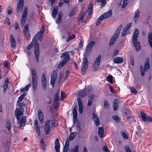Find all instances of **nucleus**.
<instances>
[{
	"label": "nucleus",
	"instance_id": "nucleus-27",
	"mask_svg": "<svg viewBox=\"0 0 152 152\" xmlns=\"http://www.w3.org/2000/svg\"><path fill=\"white\" fill-rule=\"evenodd\" d=\"M104 130L103 127H98V134L101 137H103Z\"/></svg>",
	"mask_w": 152,
	"mask_h": 152
},
{
	"label": "nucleus",
	"instance_id": "nucleus-21",
	"mask_svg": "<svg viewBox=\"0 0 152 152\" xmlns=\"http://www.w3.org/2000/svg\"><path fill=\"white\" fill-rule=\"evenodd\" d=\"M94 99V95L93 94H90L89 96L88 99L87 105L90 106L92 104Z\"/></svg>",
	"mask_w": 152,
	"mask_h": 152
},
{
	"label": "nucleus",
	"instance_id": "nucleus-35",
	"mask_svg": "<svg viewBox=\"0 0 152 152\" xmlns=\"http://www.w3.org/2000/svg\"><path fill=\"white\" fill-rule=\"evenodd\" d=\"M102 16L101 15L97 19V21L96 23V25L97 26H99L101 23V21L104 20V19L102 18Z\"/></svg>",
	"mask_w": 152,
	"mask_h": 152
},
{
	"label": "nucleus",
	"instance_id": "nucleus-2",
	"mask_svg": "<svg viewBox=\"0 0 152 152\" xmlns=\"http://www.w3.org/2000/svg\"><path fill=\"white\" fill-rule=\"evenodd\" d=\"M68 52H65L63 53L61 56V58H62L63 60L58 64V68H61L70 60V56Z\"/></svg>",
	"mask_w": 152,
	"mask_h": 152
},
{
	"label": "nucleus",
	"instance_id": "nucleus-46",
	"mask_svg": "<svg viewBox=\"0 0 152 152\" xmlns=\"http://www.w3.org/2000/svg\"><path fill=\"white\" fill-rule=\"evenodd\" d=\"M112 118L117 123H118L120 121V118L116 115L113 116H112Z\"/></svg>",
	"mask_w": 152,
	"mask_h": 152
},
{
	"label": "nucleus",
	"instance_id": "nucleus-25",
	"mask_svg": "<svg viewBox=\"0 0 152 152\" xmlns=\"http://www.w3.org/2000/svg\"><path fill=\"white\" fill-rule=\"evenodd\" d=\"M119 101L117 99H116L113 102V107L114 110H116L118 108Z\"/></svg>",
	"mask_w": 152,
	"mask_h": 152
},
{
	"label": "nucleus",
	"instance_id": "nucleus-31",
	"mask_svg": "<svg viewBox=\"0 0 152 152\" xmlns=\"http://www.w3.org/2000/svg\"><path fill=\"white\" fill-rule=\"evenodd\" d=\"M26 93H24L22 94L20 96L18 97L17 103H19L21 102L24 99V97L26 95Z\"/></svg>",
	"mask_w": 152,
	"mask_h": 152
},
{
	"label": "nucleus",
	"instance_id": "nucleus-43",
	"mask_svg": "<svg viewBox=\"0 0 152 152\" xmlns=\"http://www.w3.org/2000/svg\"><path fill=\"white\" fill-rule=\"evenodd\" d=\"M34 42H35L32 40L31 42L28 45L26 49V50H30L33 47V45Z\"/></svg>",
	"mask_w": 152,
	"mask_h": 152
},
{
	"label": "nucleus",
	"instance_id": "nucleus-59",
	"mask_svg": "<svg viewBox=\"0 0 152 152\" xmlns=\"http://www.w3.org/2000/svg\"><path fill=\"white\" fill-rule=\"evenodd\" d=\"M24 34V36L25 38L27 40L29 39V32H23Z\"/></svg>",
	"mask_w": 152,
	"mask_h": 152
},
{
	"label": "nucleus",
	"instance_id": "nucleus-47",
	"mask_svg": "<svg viewBox=\"0 0 152 152\" xmlns=\"http://www.w3.org/2000/svg\"><path fill=\"white\" fill-rule=\"evenodd\" d=\"M141 116L143 121L145 122H147V117H146L145 114L142 112L141 113Z\"/></svg>",
	"mask_w": 152,
	"mask_h": 152
},
{
	"label": "nucleus",
	"instance_id": "nucleus-63",
	"mask_svg": "<svg viewBox=\"0 0 152 152\" xmlns=\"http://www.w3.org/2000/svg\"><path fill=\"white\" fill-rule=\"evenodd\" d=\"M76 127L78 132H80L81 131V129L80 127V125L79 123H77Z\"/></svg>",
	"mask_w": 152,
	"mask_h": 152
},
{
	"label": "nucleus",
	"instance_id": "nucleus-36",
	"mask_svg": "<svg viewBox=\"0 0 152 152\" xmlns=\"http://www.w3.org/2000/svg\"><path fill=\"white\" fill-rule=\"evenodd\" d=\"M69 35L68 37H67V39H66V42H68L70 40L74 39L75 38V35L74 34H73L72 36H70L69 35V32L68 33Z\"/></svg>",
	"mask_w": 152,
	"mask_h": 152
},
{
	"label": "nucleus",
	"instance_id": "nucleus-11",
	"mask_svg": "<svg viewBox=\"0 0 152 152\" xmlns=\"http://www.w3.org/2000/svg\"><path fill=\"white\" fill-rule=\"evenodd\" d=\"M27 12L28 10L27 8H24L23 13L21 18L20 21V25L21 27H23L25 23L27 16Z\"/></svg>",
	"mask_w": 152,
	"mask_h": 152
},
{
	"label": "nucleus",
	"instance_id": "nucleus-52",
	"mask_svg": "<svg viewBox=\"0 0 152 152\" xmlns=\"http://www.w3.org/2000/svg\"><path fill=\"white\" fill-rule=\"evenodd\" d=\"M76 11V9L75 8H73L72 10L71 11L70 13L69 14V16L71 17L73 16L75 13Z\"/></svg>",
	"mask_w": 152,
	"mask_h": 152
},
{
	"label": "nucleus",
	"instance_id": "nucleus-39",
	"mask_svg": "<svg viewBox=\"0 0 152 152\" xmlns=\"http://www.w3.org/2000/svg\"><path fill=\"white\" fill-rule=\"evenodd\" d=\"M106 80L110 83H113V77L111 75H109L106 78Z\"/></svg>",
	"mask_w": 152,
	"mask_h": 152
},
{
	"label": "nucleus",
	"instance_id": "nucleus-44",
	"mask_svg": "<svg viewBox=\"0 0 152 152\" xmlns=\"http://www.w3.org/2000/svg\"><path fill=\"white\" fill-rule=\"evenodd\" d=\"M140 70L141 75L142 76H144L145 75V72L147 70L144 69L143 65H141L140 66Z\"/></svg>",
	"mask_w": 152,
	"mask_h": 152
},
{
	"label": "nucleus",
	"instance_id": "nucleus-17",
	"mask_svg": "<svg viewBox=\"0 0 152 152\" xmlns=\"http://www.w3.org/2000/svg\"><path fill=\"white\" fill-rule=\"evenodd\" d=\"M93 119L95 125L97 126H98L99 125V119L95 113H93L92 114Z\"/></svg>",
	"mask_w": 152,
	"mask_h": 152
},
{
	"label": "nucleus",
	"instance_id": "nucleus-29",
	"mask_svg": "<svg viewBox=\"0 0 152 152\" xmlns=\"http://www.w3.org/2000/svg\"><path fill=\"white\" fill-rule=\"evenodd\" d=\"M58 8H54L53 10L52 11V16L53 18H56L58 12Z\"/></svg>",
	"mask_w": 152,
	"mask_h": 152
},
{
	"label": "nucleus",
	"instance_id": "nucleus-50",
	"mask_svg": "<svg viewBox=\"0 0 152 152\" xmlns=\"http://www.w3.org/2000/svg\"><path fill=\"white\" fill-rule=\"evenodd\" d=\"M23 32H29V31L28 28V24L26 25L25 26L24 28V30L23 31Z\"/></svg>",
	"mask_w": 152,
	"mask_h": 152
},
{
	"label": "nucleus",
	"instance_id": "nucleus-1",
	"mask_svg": "<svg viewBox=\"0 0 152 152\" xmlns=\"http://www.w3.org/2000/svg\"><path fill=\"white\" fill-rule=\"evenodd\" d=\"M139 31L136 28L134 32L133 37V44L135 48L137 51H139L140 49V45L139 42H137V37L138 36Z\"/></svg>",
	"mask_w": 152,
	"mask_h": 152
},
{
	"label": "nucleus",
	"instance_id": "nucleus-4",
	"mask_svg": "<svg viewBox=\"0 0 152 152\" xmlns=\"http://www.w3.org/2000/svg\"><path fill=\"white\" fill-rule=\"evenodd\" d=\"M32 86L33 89L36 91L37 89V85L38 83V77L37 75L36 70L32 69Z\"/></svg>",
	"mask_w": 152,
	"mask_h": 152
},
{
	"label": "nucleus",
	"instance_id": "nucleus-9",
	"mask_svg": "<svg viewBox=\"0 0 152 152\" xmlns=\"http://www.w3.org/2000/svg\"><path fill=\"white\" fill-rule=\"evenodd\" d=\"M88 66V61L87 59L86 58L83 60L81 67V70L82 74H85L87 70Z\"/></svg>",
	"mask_w": 152,
	"mask_h": 152
},
{
	"label": "nucleus",
	"instance_id": "nucleus-16",
	"mask_svg": "<svg viewBox=\"0 0 152 152\" xmlns=\"http://www.w3.org/2000/svg\"><path fill=\"white\" fill-rule=\"evenodd\" d=\"M50 122V121L49 120H48L45 123V126L44 127V130L46 135H48L49 134L50 130V127L49 125V123Z\"/></svg>",
	"mask_w": 152,
	"mask_h": 152
},
{
	"label": "nucleus",
	"instance_id": "nucleus-22",
	"mask_svg": "<svg viewBox=\"0 0 152 152\" xmlns=\"http://www.w3.org/2000/svg\"><path fill=\"white\" fill-rule=\"evenodd\" d=\"M9 83V81L8 80L7 78H6L5 79V80L4 81L3 87V91L4 93H5L7 91V88L8 86V84Z\"/></svg>",
	"mask_w": 152,
	"mask_h": 152
},
{
	"label": "nucleus",
	"instance_id": "nucleus-54",
	"mask_svg": "<svg viewBox=\"0 0 152 152\" xmlns=\"http://www.w3.org/2000/svg\"><path fill=\"white\" fill-rule=\"evenodd\" d=\"M129 89L131 91V92L134 94L137 93V91L133 87H130Z\"/></svg>",
	"mask_w": 152,
	"mask_h": 152
},
{
	"label": "nucleus",
	"instance_id": "nucleus-37",
	"mask_svg": "<svg viewBox=\"0 0 152 152\" xmlns=\"http://www.w3.org/2000/svg\"><path fill=\"white\" fill-rule=\"evenodd\" d=\"M77 134V133L76 132H73L70 133L69 137V140H71L73 139L75 137Z\"/></svg>",
	"mask_w": 152,
	"mask_h": 152
},
{
	"label": "nucleus",
	"instance_id": "nucleus-48",
	"mask_svg": "<svg viewBox=\"0 0 152 152\" xmlns=\"http://www.w3.org/2000/svg\"><path fill=\"white\" fill-rule=\"evenodd\" d=\"M132 24V23H128L127 24L126 26L124 27V31H126L131 26Z\"/></svg>",
	"mask_w": 152,
	"mask_h": 152
},
{
	"label": "nucleus",
	"instance_id": "nucleus-8",
	"mask_svg": "<svg viewBox=\"0 0 152 152\" xmlns=\"http://www.w3.org/2000/svg\"><path fill=\"white\" fill-rule=\"evenodd\" d=\"M101 56L100 55L98 56L96 59L93 64V69L94 70H97L99 68L101 62Z\"/></svg>",
	"mask_w": 152,
	"mask_h": 152
},
{
	"label": "nucleus",
	"instance_id": "nucleus-45",
	"mask_svg": "<svg viewBox=\"0 0 152 152\" xmlns=\"http://www.w3.org/2000/svg\"><path fill=\"white\" fill-rule=\"evenodd\" d=\"M41 81V83L47 82V79L45 74L44 73L42 74Z\"/></svg>",
	"mask_w": 152,
	"mask_h": 152
},
{
	"label": "nucleus",
	"instance_id": "nucleus-40",
	"mask_svg": "<svg viewBox=\"0 0 152 152\" xmlns=\"http://www.w3.org/2000/svg\"><path fill=\"white\" fill-rule=\"evenodd\" d=\"M40 143L41 145V147L42 149L43 150H46L45 145V142L44 141V139H42L40 140Z\"/></svg>",
	"mask_w": 152,
	"mask_h": 152
},
{
	"label": "nucleus",
	"instance_id": "nucleus-26",
	"mask_svg": "<svg viewBox=\"0 0 152 152\" xmlns=\"http://www.w3.org/2000/svg\"><path fill=\"white\" fill-rule=\"evenodd\" d=\"M124 61L123 59L121 57H117L113 60V62L115 64L122 63Z\"/></svg>",
	"mask_w": 152,
	"mask_h": 152
},
{
	"label": "nucleus",
	"instance_id": "nucleus-42",
	"mask_svg": "<svg viewBox=\"0 0 152 152\" xmlns=\"http://www.w3.org/2000/svg\"><path fill=\"white\" fill-rule=\"evenodd\" d=\"M98 1L101 3V8H102L104 7L106 3V0H98Z\"/></svg>",
	"mask_w": 152,
	"mask_h": 152
},
{
	"label": "nucleus",
	"instance_id": "nucleus-3",
	"mask_svg": "<svg viewBox=\"0 0 152 152\" xmlns=\"http://www.w3.org/2000/svg\"><path fill=\"white\" fill-rule=\"evenodd\" d=\"M17 105L19 106V107L15 110V114L16 118L18 119L19 117H20L23 115L24 109L22 107H25L26 104L23 102L22 103L19 102V103H17Z\"/></svg>",
	"mask_w": 152,
	"mask_h": 152
},
{
	"label": "nucleus",
	"instance_id": "nucleus-60",
	"mask_svg": "<svg viewBox=\"0 0 152 152\" xmlns=\"http://www.w3.org/2000/svg\"><path fill=\"white\" fill-rule=\"evenodd\" d=\"M125 151L126 152H131V149L128 145H126L124 147Z\"/></svg>",
	"mask_w": 152,
	"mask_h": 152
},
{
	"label": "nucleus",
	"instance_id": "nucleus-64",
	"mask_svg": "<svg viewBox=\"0 0 152 152\" xmlns=\"http://www.w3.org/2000/svg\"><path fill=\"white\" fill-rule=\"evenodd\" d=\"M58 122L56 123L55 121H54L52 123L51 125L53 127H55L58 125Z\"/></svg>",
	"mask_w": 152,
	"mask_h": 152
},
{
	"label": "nucleus",
	"instance_id": "nucleus-34",
	"mask_svg": "<svg viewBox=\"0 0 152 152\" xmlns=\"http://www.w3.org/2000/svg\"><path fill=\"white\" fill-rule=\"evenodd\" d=\"M54 144L55 145L54 147L55 149L60 148V145L59 141V140L58 138H56V139Z\"/></svg>",
	"mask_w": 152,
	"mask_h": 152
},
{
	"label": "nucleus",
	"instance_id": "nucleus-28",
	"mask_svg": "<svg viewBox=\"0 0 152 152\" xmlns=\"http://www.w3.org/2000/svg\"><path fill=\"white\" fill-rule=\"evenodd\" d=\"M139 16L140 15L139 11H135L134 13V18L135 23H136L138 21Z\"/></svg>",
	"mask_w": 152,
	"mask_h": 152
},
{
	"label": "nucleus",
	"instance_id": "nucleus-5",
	"mask_svg": "<svg viewBox=\"0 0 152 152\" xmlns=\"http://www.w3.org/2000/svg\"><path fill=\"white\" fill-rule=\"evenodd\" d=\"M91 90V88L88 87L80 91L78 93V96L81 98L84 97L90 93Z\"/></svg>",
	"mask_w": 152,
	"mask_h": 152
},
{
	"label": "nucleus",
	"instance_id": "nucleus-58",
	"mask_svg": "<svg viewBox=\"0 0 152 152\" xmlns=\"http://www.w3.org/2000/svg\"><path fill=\"white\" fill-rule=\"evenodd\" d=\"M77 101L78 106L83 105L82 101L80 98H79L77 99Z\"/></svg>",
	"mask_w": 152,
	"mask_h": 152
},
{
	"label": "nucleus",
	"instance_id": "nucleus-18",
	"mask_svg": "<svg viewBox=\"0 0 152 152\" xmlns=\"http://www.w3.org/2000/svg\"><path fill=\"white\" fill-rule=\"evenodd\" d=\"M122 27V24L120 25L118 27L112 37L116 38V39H117Z\"/></svg>",
	"mask_w": 152,
	"mask_h": 152
},
{
	"label": "nucleus",
	"instance_id": "nucleus-24",
	"mask_svg": "<svg viewBox=\"0 0 152 152\" xmlns=\"http://www.w3.org/2000/svg\"><path fill=\"white\" fill-rule=\"evenodd\" d=\"M144 69L148 70L150 68L149 59L148 58H146L144 64Z\"/></svg>",
	"mask_w": 152,
	"mask_h": 152
},
{
	"label": "nucleus",
	"instance_id": "nucleus-32",
	"mask_svg": "<svg viewBox=\"0 0 152 152\" xmlns=\"http://www.w3.org/2000/svg\"><path fill=\"white\" fill-rule=\"evenodd\" d=\"M125 114L126 115L125 117L127 119L130 118L132 116V114L130 111L129 110L126 111L125 112Z\"/></svg>",
	"mask_w": 152,
	"mask_h": 152
},
{
	"label": "nucleus",
	"instance_id": "nucleus-7",
	"mask_svg": "<svg viewBox=\"0 0 152 152\" xmlns=\"http://www.w3.org/2000/svg\"><path fill=\"white\" fill-rule=\"evenodd\" d=\"M33 45H34V53L36 59V61L37 63H38L39 62V45L38 43L37 42H35Z\"/></svg>",
	"mask_w": 152,
	"mask_h": 152
},
{
	"label": "nucleus",
	"instance_id": "nucleus-57",
	"mask_svg": "<svg viewBox=\"0 0 152 152\" xmlns=\"http://www.w3.org/2000/svg\"><path fill=\"white\" fill-rule=\"evenodd\" d=\"M78 149H79V146L77 145L75 146L74 149L73 150H71V151L70 152H78Z\"/></svg>",
	"mask_w": 152,
	"mask_h": 152
},
{
	"label": "nucleus",
	"instance_id": "nucleus-62",
	"mask_svg": "<svg viewBox=\"0 0 152 152\" xmlns=\"http://www.w3.org/2000/svg\"><path fill=\"white\" fill-rule=\"evenodd\" d=\"M8 9L7 10V13L9 15L11 14L12 12V9L10 6L8 7Z\"/></svg>",
	"mask_w": 152,
	"mask_h": 152
},
{
	"label": "nucleus",
	"instance_id": "nucleus-6",
	"mask_svg": "<svg viewBox=\"0 0 152 152\" xmlns=\"http://www.w3.org/2000/svg\"><path fill=\"white\" fill-rule=\"evenodd\" d=\"M95 42L94 41H91L87 46L85 49V53H84V56H87L90 53L94 45Z\"/></svg>",
	"mask_w": 152,
	"mask_h": 152
},
{
	"label": "nucleus",
	"instance_id": "nucleus-23",
	"mask_svg": "<svg viewBox=\"0 0 152 152\" xmlns=\"http://www.w3.org/2000/svg\"><path fill=\"white\" fill-rule=\"evenodd\" d=\"M11 44L12 48H14L16 47V42L14 38L12 35H10Z\"/></svg>",
	"mask_w": 152,
	"mask_h": 152
},
{
	"label": "nucleus",
	"instance_id": "nucleus-53",
	"mask_svg": "<svg viewBox=\"0 0 152 152\" xmlns=\"http://www.w3.org/2000/svg\"><path fill=\"white\" fill-rule=\"evenodd\" d=\"M61 99L62 100L66 97V94L63 91H61Z\"/></svg>",
	"mask_w": 152,
	"mask_h": 152
},
{
	"label": "nucleus",
	"instance_id": "nucleus-13",
	"mask_svg": "<svg viewBox=\"0 0 152 152\" xmlns=\"http://www.w3.org/2000/svg\"><path fill=\"white\" fill-rule=\"evenodd\" d=\"M20 117H19L18 119L17 118L18 120V124H19L20 127H23L25 126L26 122V117L25 116H23L20 120Z\"/></svg>",
	"mask_w": 152,
	"mask_h": 152
},
{
	"label": "nucleus",
	"instance_id": "nucleus-19",
	"mask_svg": "<svg viewBox=\"0 0 152 152\" xmlns=\"http://www.w3.org/2000/svg\"><path fill=\"white\" fill-rule=\"evenodd\" d=\"M112 14V10H110L107 12H105L101 15L102 16V17H103L102 18H103L104 19H105L111 16Z\"/></svg>",
	"mask_w": 152,
	"mask_h": 152
},
{
	"label": "nucleus",
	"instance_id": "nucleus-15",
	"mask_svg": "<svg viewBox=\"0 0 152 152\" xmlns=\"http://www.w3.org/2000/svg\"><path fill=\"white\" fill-rule=\"evenodd\" d=\"M23 4L24 0H19L17 6V11L18 12L21 11L23 7Z\"/></svg>",
	"mask_w": 152,
	"mask_h": 152
},
{
	"label": "nucleus",
	"instance_id": "nucleus-30",
	"mask_svg": "<svg viewBox=\"0 0 152 152\" xmlns=\"http://www.w3.org/2000/svg\"><path fill=\"white\" fill-rule=\"evenodd\" d=\"M148 41L150 44V46L152 48V33H150L148 35Z\"/></svg>",
	"mask_w": 152,
	"mask_h": 152
},
{
	"label": "nucleus",
	"instance_id": "nucleus-14",
	"mask_svg": "<svg viewBox=\"0 0 152 152\" xmlns=\"http://www.w3.org/2000/svg\"><path fill=\"white\" fill-rule=\"evenodd\" d=\"M59 92L56 93L55 95V97L54 99V107L56 109L59 107Z\"/></svg>",
	"mask_w": 152,
	"mask_h": 152
},
{
	"label": "nucleus",
	"instance_id": "nucleus-10",
	"mask_svg": "<svg viewBox=\"0 0 152 152\" xmlns=\"http://www.w3.org/2000/svg\"><path fill=\"white\" fill-rule=\"evenodd\" d=\"M44 32L40 31L38 32L37 34L35 35L33 38L32 40L35 42L37 41L38 40H39L41 41L42 40V37L43 36V34Z\"/></svg>",
	"mask_w": 152,
	"mask_h": 152
},
{
	"label": "nucleus",
	"instance_id": "nucleus-41",
	"mask_svg": "<svg viewBox=\"0 0 152 152\" xmlns=\"http://www.w3.org/2000/svg\"><path fill=\"white\" fill-rule=\"evenodd\" d=\"M117 39H116V38H114V37H112L110 41L109 45L110 46L112 45L115 43Z\"/></svg>",
	"mask_w": 152,
	"mask_h": 152
},
{
	"label": "nucleus",
	"instance_id": "nucleus-56",
	"mask_svg": "<svg viewBox=\"0 0 152 152\" xmlns=\"http://www.w3.org/2000/svg\"><path fill=\"white\" fill-rule=\"evenodd\" d=\"M35 127L36 128V131L37 134L39 136L40 135V131L39 126Z\"/></svg>",
	"mask_w": 152,
	"mask_h": 152
},
{
	"label": "nucleus",
	"instance_id": "nucleus-20",
	"mask_svg": "<svg viewBox=\"0 0 152 152\" xmlns=\"http://www.w3.org/2000/svg\"><path fill=\"white\" fill-rule=\"evenodd\" d=\"M38 117L40 123H42L44 121V115L42 112L40 110L38 111Z\"/></svg>",
	"mask_w": 152,
	"mask_h": 152
},
{
	"label": "nucleus",
	"instance_id": "nucleus-61",
	"mask_svg": "<svg viewBox=\"0 0 152 152\" xmlns=\"http://www.w3.org/2000/svg\"><path fill=\"white\" fill-rule=\"evenodd\" d=\"M109 106V103H108V102L107 101L105 100L104 101V108H108Z\"/></svg>",
	"mask_w": 152,
	"mask_h": 152
},
{
	"label": "nucleus",
	"instance_id": "nucleus-49",
	"mask_svg": "<svg viewBox=\"0 0 152 152\" xmlns=\"http://www.w3.org/2000/svg\"><path fill=\"white\" fill-rule=\"evenodd\" d=\"M77 107V106L75 107L73 111V117H77V112L76 110V108Z\"/></svg>",
	"mask_w": 152,
	"mask_h": 152
},
{
	"label": "nucleus",
	"instance_id": "nucleus-51",
	"mask_svg": "<svg viewBox=\"0 0 152 152\" xmlns=\"http://www.w3.org/2000/svg\"><path fill=\"white\" fill-rule=\"evenodd\" d=\"M42 86L43 89L44 90H46L47 89V82L42 83Z\"/></svg>",
	"mask_w": 152,
	"mask_h": 152
},
{
	"label": "nucleus",
	"instance_id": "nucleus-55",
	"mask_svg": "<svg viewBox=\"0 0 152 152\" xmlns=\"http://www.w3.org/2000/svg\"><path fill=\"white\" fill-rule=\"evenodd\" d=\"M130 64L132 66L134 65V58L133 56H131L130 57Z\"/></svg>",
	"mask_w": 152,
	"mask_h": 152
},
{
	"label": "nucleus",
	"instance_id": "nucleus-33",
	"mask_svg": "<svg viewBox=\"0 0 152 152\" xmlns=\"http://www.w3.org/2000/svg\"><path fill=\"white\" fill-rule=\"evenodd\" d=\"M11 126L10 121L9 119H7L6 121V127L8 131H10L11 129Z\"/></svg>",
	"mask_w": 152,
	"mask_h": 152
},
{
	"label": "nucleus",
	"instance_id": "nucleus-38",
	"mask_svg": "<svg viewBox=\"0 0 152 152\" xmlns=\"http://www.w3.org/2000/svg\"><path fill=\"white\" fill-rule=\"evenodd\" d=\"M93 10V4L91 3L88 6V15H90L92 13Z\"/></svg>",
	"mask_w": 152,
	"mask_h": 152
},
{
	"label": "nucleus",
	"instance_id": "nucleus-12",
	"mask_svg": "<svg viewBox=\"0 0 152 152\" xmlns=\"http://www.w3.org/2000/svg\"><path fill=\"white\" fill-rule=\"evenodd\" d=\"M57 70L53 71L51 73L50 84L53 87L57 77Z\"/></svg>",
	"mask_w": 152,
	"mask_h": 152
}]
</instances>
